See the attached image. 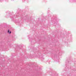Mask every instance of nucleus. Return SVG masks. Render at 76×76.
<instances>
[{"mask_svg":"<svg viewBox=\"0 0 76 76\" xmlns=\"http://www.w3.org/2000/svg\"><path fill=\"white\" fill-rule=\"evenodd\" d=\"M8 33H9V30H8Z\"/></svg>","mask_w":76,"mask_h":76,"instance_id":"obj_1","label":"nucleus"},{"mask_svg":"<svg viewBox=\"0 0 76 76\" xmlns=\"http://www.w3.org/2000/svg\"><path fill=\"white\" fill-rule=\"evenodd\" d=\"M11 31L9 33H10V34H11Z\"/></svg>","mask_w":76,"mask_h":76,"instance_id":"obj_2","label":"nucleus"}]
</instances>
